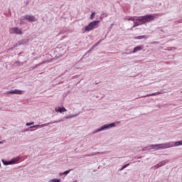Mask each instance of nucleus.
Returning a JSON list of instances; mask_svg holds the SVG:
<instances>
[{"mask_svg":"<svg viewBox=\"0 0 182 182\" xmlns=\"http://www.w3.org/2000/svg\"><path fill=\"white\" fill-rule=\"evenodd\" d=\"M154 19H156V14H148L141 17H131L128 18V21H132L134 22V26L131 28V31H133V28L147 23V22H151Z\"/></svg>","mask_w":182,"mask_h":182,"instance_id":"f257e3e1","label":"nucleus"},{"mask_svg":"<svg viewBox=\"0 0 182 182\" xmlns=\"http://www.w3.org/2000/svg\"><path fill=\"white\" fill-rule=\"evenodd\" d=\"M182 146V141H170L164 144H151L148 145L146 149V150H164L166 149H170L171 147H177Z\"/></svg>","mask_w":182,"mask_h":182,"instance_id":"f03ea898","label":"nucleus"},{"mask_svg":"<svg viewBox=\"0 0 182 182\" xmlns=\"http://www.w3.org/2000/svg\"><path fill=\"white\" fill-rule=\"evenodd\" d=\"M100 23V21H94L90 22L87 26H85V32H90V31H93V29H95V28H96Z\"/></svg>","mask_w":182,"mask_h":182,"instance_id":"7ed1b4c3","label":"nucleus"},{"mask_svg":"<svg viewBox=\"0 0 182 182\" xmlns=\"http://www.w3.org/2000/svg\"><path fill=\"white\" fill-rule=\"evenodd\" d=\"M100 23V21H94L90 22L87 26H85V32H90V31H93V29H95V28H96Z\"/></svg>","mask_w":182,"mask_h":182,"instance_id":"20e7f679","label":"nucleus"},{"mask_svg":"<svg viewBox=\"0 0 182 182\" xmlns=\"http://www.w3.org/2000/svg\"><path fill=\"white\" fill-rule=\"evenodd\" d=\"M19 160H21V158L19 157H16V158H14L10 161H5V160H2V163L4 166H9V165H12V164H16V163H18V161H19Z\"/></svg>","mask_w":182,"mask_h":182,"instance_id":"39448f33","label":"nucleus"},{"mask_svg":"<svg viewBox=\"0 0 182 182\" xmlns=\"http://www.w3.org/2000/svg\"><path fill=\"white\" fill-rule=\"evenodd\" d=\"M113 127H116V123L113 122L111 124H106L100 127L101 132H106V130H110V129H113Z\"/></svg>","mask_w":182,"mask_h":182,"instance_id":"423d86ee","label":"nucleus"},{"mask_svg":"<svg viewBox=\"0 0 182 182\" xmlns=\"http://www.w3.org/2000/svg\"><path fill=\"white\" fill-rule=\"evenodd\" d=\"M24 16H25L24 19H26L27 22H36V21H38V19H36V18L34 16L29 15V14H26Z\"/></svg>","mask_w":182,"mask_h":182,"instance_id":"0eeeda50","label":"nucleus"},{"mask_svg":"<svg viewBox=\"0 0 182 182\" xmlns=\"http://www.w3.org/2000/svg\"><path fill=\"white\" fill-rule=\"evenodd\" d=\"M53 123H58V121H55L54 122L47 123L41 125H33L30 127V129H42V127H46V126H49V124H53Z\"/></svg>","mask_w":182,"mask_h":182,"instance_id":"6e6552de","label":"nucleus"},{"mask_svg":"<svg viewBox=\"0 0 182 182\" xmlns=\"http://www.w3.org/2000/svg\"><path fill=\"white\" fill-rule=\"evenodd\" d=\"M144 49V46H138L134 48L133 51H131L129 53H125L126 55H130L132 53H136V52H139V50H143Z\"/></svg>","mask_w":182,"mask_h":182,"instance_id":"1a4fd4ad","label":"nucleus"},{"mask_svg":"<svg viewBox=\"0 0 182 182\" xmlns=\"http://www.w3.org/2000/svg\"><path fill=\"white\" fill-rule=\"evenodd\" d=\"M168 160L161 161L158 164L155 165L154 167L155 168H160V167H163V166H166V164H168Z\"/></svg>","mask_w":182,"mask_h":182,"instance_id":"9d476101","label":"nucleus"},{"mask_svg":"<svg viewBox=\"0 0 182 182\" xmlns=\"http://www.w3.org/2000/svg\"><path fill=\"white\" fill-rule=\"evenodd\" d=\"M21 93H22V90H13L6 92L7 95H21Z\"/></svg>","mask_w":182,"mask_h":182,"instance_id":"9b49d317","label":"nucleus"},{"mask_svg":"<svg viewBox=\"0 0 182 182\" xmlns=\"http://www.w3.org/2000/svg\"><path fill=\"white\" fill-rule=\"evenodd\" d=\"M55 110L57 113H63V112H68V109H66L65 107H57L55 108Z\"/></svg>","mask_w":182,"mask_h":182,"instance_id":"f8f14e48","label":"nucleus"},{"mask_svg":"<svg viewBox=\"0 0 182 182\" xmlns=\"http://www.w3.org/2000/svg\"><path fill=\"white\" fill-rule=\"evenodd\" d=\"M11 31L13 33H15L16 35H22V31H21L18 27L11 28Z\"/></svg>","mask_w":182,"mask_h":182,"instance_id":"ddd939ff","label":"nucleus"},{"mask_svg":"<svg viewBox=\"0 0 182 182\" xmlns=\"http://www.w3.org/2000/svg\"><path fill=\"white\" fill-rule=\"evenodd\" d=\"M159 95H163L161 92H156L151 94H148L146 95L143 96L142 97H150V96H159Z\"/></svg>","mask_w":182,"mask_h":182,"instance_id":"4468645a","label":"nucleus"},{"mask_svg":"<svg viewBox=\"0 0 182 182\" xmlns=\"http://www.w3.org/2000/svg\"><path fill=\"white\" fill-rule=\"evenodd\" d=\"M43 63H45V62H42V63H39V64L33 66V67H31V68H29V70H30V71L35 70V69H36V68H38V66H41V65H43Z\"/></svg>","mask_w":182,"mask_h":182,"instance_id":"2eb2a0df","label":"nucleus"},{"mask_svg":"<svg viewBox=\"0 0 182 182\" xmlns=\"http://www.w3.org/2000/svg\"><path fill=\"white\" fill-rule=\"evenodd\" d=\"M19 21H20V25H25V21H26V18H25V15L21 16L19 18Z\"/></svg>","mask_w":182,"mask_h":182,"instance_id":"dca6fc26","label":"nucleus"},{"mask_svg":"<svg viewBox=\"0 0 182 182\" xmlns=\"http://www.w3.org/2000/svg\"><path fill=\"white\" fill-rule=\"evenodd\" d=\"M134 39H138V40L144 39V41H146L147 39V37L146 36H139L134 37Z\"/></svg>","mask_w":182,"mask_h":182,"instance_id":"f3484780","label":"nucleus"},{"mask_svg":"<svg viewBox=\"0 0 182 182\" xmlns=\"http://www.w3.org/2000/svg\"><path fill=\"white\" fill-rule=\"evenodd\" d=\"M70 171H72V169L65 171H64V172L60 173V176H63V174H64L65 176H68V174L69 173H70Z\"/></svg>","mask_w":182,"mask_h":182,"instance_id":"a211bd4d","label":"nucleus"},{"mask_svg":"<svg viewBox=\"0 0 182 182\" xmlns=\"http://www.w3.org/2000/svg\"><path fill=\"white\" fill-rule=\"evenodd\" d=\"M77 116H79V114H74V115L66 116L65 119H73V117H76Z\"/></svg>","mask_w":182,"mask_h":182,"instance_id":"6ab92c4d","label":"nucleus"},{"mask_svg":"<svg viewBox=\"0 0 182 182\" xmlns=\"http://www.w3.org/2000/svg\"><path fill=\"white\" fill-rule=\"evenodd\" d=\"M129 166H130V164H127L124 165V166L119 169V171H122V170H124V168H126L127 167H129Z\"/></svg>","mask_w":182,"mask_h":182,"instance_id":"aec40b11","label":"nucleus"},{"mask_svg":"<svg viewBox=\"0 0 182 182\" xmlns=\"http://www.w3.org/2000/svg\"><path fill=\"white\" fill-rule=\"evenodd\" d=\"M96 15V13L95 12H92L90 15V19L91 21H93V19H95V16Z\"/></svg>","mask_w":182,"mask_h":182,"instance_id":"412c9836","label":"nucleus"},{"mask_svg":"<svg viewBox=\"0 0 182 182\" xmlns=\"http://www.w3.org/2000/svg\"><path fill=\"white\" fill-rule=\"evenodd\" d=\"M100 43V41L97 42V43H95L89 50V52H90V50H93L94 48H96V46H99V44Z\"/></svg>","mask_w":182,"mask_h":182,"instance_id":"4be33fe9","label":"nucleus"},{"mask_svg":"<svg viewBox=\"0 0 182 182\" xmlns=\"http://www.w3.org/2000/svg\"><path fill=\"white\" fill-rule=\"evenodd\" d=\"M23 44V41H18L15 46H14V48H18L19 46V45H22Z\"/></svg>","mask_w":182,"mask_h":182,"instance_id":"5701e85b","label":"nucleus"},{"mask_svg":"<svg viewBox=\"0 0 182 182\" xmlns=\"http://www.w3.org/2000/svg\"><path fill=\"white\" fill-rule=\"evenodd\" d=\"M100 132H102V130L100 129V128H99L98 129H96L95 131H94L92 132V134H96V133H100Z\"/></svg>","mask_w":182,"mask_h":182,"instance_id":"b1692460","label":"nucleus"},{"mask_svg":"<svg viewBox=\"0 0 182 182\" xmlns=\"http://www.w3.org/2000/svg\"><path fill=\"white\" fill-rule=\"evenodd\" d=\"M96 154H103V153L97 152V153H93V154H89L88 156L92 157V156H96Z\"/></svg>","mask_w":182,"mask_h":182,"instance_id":"393cba45","label":"nucleus"},{"mask_svg":"<svg viewBox=\"0 0 182 182\" xmlns=\"http://www.w3.org/2000/svg\"><path fill=\"white\" fill-rule=\"evenodd\" d=\"M48 182H60V179H51Z\"/></svg>","mask_w":182,"mask_h":182,"instance_id":"a878e982","label":"nucleus"},{"mask_svg":"<svg viewBox=\"0 0 182 182\" xmlns=\"http://www.w3.org/2000/svg\"><path fill=\"white\" fill-rule=\"evenodd\" d=\"M33 124H35V122H27L26 126H32Z\"/></svg>","mask_w":182,"mask_h":182,"instance_id":"bb28decb","label":"nucleus"},{"mask_svg":"<svg viewBox=\"0 0 182 182\" xmlns=\"http://www.w3.org/2000/svg\"><path fill=\"white\" fill-rule=\"evenodd\" d=\"M2 144V142H0V144Z\"/></svg>","mask_w":182,"mask_h":182,"instance_id":"cd10ccee","label":"nucleus"},{"mask_svg":"<svg viewBox=\"0 0 182 182\" xmlns=\"http://www.w3.org/2000/svg\"><path fill=\"white\" fill-rule=\"evenodd\" d=\"M0 167H1V162H0Z\"/></svg>","mask_w":182,"mask_h":182,"instance_id":"c85d7f7f","label":"nucleus"}]
</instances>
